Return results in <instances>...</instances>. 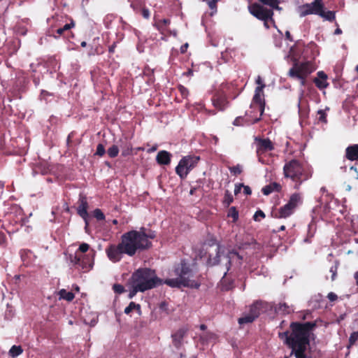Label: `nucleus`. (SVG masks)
<instances>
[{
    "instance_id": "obj_9",
    "label": "nucleus",
    "mask_w": 358,
    "mask_h": 358,
    "mask_svg": "<svg viewBox=\"0 0 358 358\" xmlns=\"http://www.w3.org/2000/svg\"><path fill=\"white\" fill-rule=\"evenodd\" d=\"M255 83L258 86L255 88V95L252 101V108H256L257 110L264 113L265 108V100L264 89L266 85L260 76L256 78Z\"/></svg>"
},
{
    "instance_id": "obj_17",
    "label": "nucleus",
    "mask_w": 358,
    "mask_h": 358,
    "mask_svg": "<svg viewBox=\"0 0 358 358\" xmlns=\"http://www.w3.org/2000/svg\"><path fill=\"white\" fill-rule=\"evenodd\" d=\"M213 105L219 110H224L229 103L227 97L220 93H216L212 98Z\"/></svg>"
},
{
    "instance_id": "obj_63",
    "label": "nucleus",
    "mask_w": 358,
    "mask_h": 358,
    "mask_svg": "<svg viewBox=\"0 0 358 358\" xmlns=\"http://www.w3.org/2000/svg\"><path fill=\"white\" fill-rule=\"evenodd\" d=\"M354 279H355V285L358 287V271H355L354 273Z\"/></svg>"
},
{
    "instance_id": "obj_24",
    "label": "nucleus",
    "mask_w": 358,
    "mask_h": 358,
    "mask_svg": "<svg viewBox=\"0 0 358 358\" xmlns=\"http://www.w3.org/2000/svg\"><path fill=\"white\" fill-rule=\"evenodd\" d=\"M281 189H282V186L280 185V184L273 182H271V183L264 186L262 188V192L264 195L267 196L274 192H280L281 191Z\"/></svg>"
},
{
    "instance_id": "obj_8",
    "label": "nucleus",
    "mask_w": 358,
    "mask_h": 358,
    "mask_svg": "<svg viewBox=\"0 0 358 358\" xmlns=\"http://www.w3.org/2000/svg\"><path fill=\"white\" fill-rule=\"evenodd\" d=\"M200 157L195 155H187L183 157L176 167V173L181 179H185L189 171L198 164Z\"/></svg>"
},
{
    "instance_id": "obj_34",
    "label": "nucleus",
    "mask_w": 358,
    "mask_h": 358,
    "mask_svg": "<svg viewBox=\"0 0 358 358\" xmlns=\"http://www.w3.org/2000/svg\"><path fill=\"white\" fill-rule=\"evenodd\" d=\"M358 345V331L352 332L348 340L347 345L348 350H350L353 345Z\"/></svg>"
},
{
    "instance_id": "obj_30",
    "label": "nucleus",
    "mask_w": 358,
    "mask_h": 358,
    "mask_svg": "<svg viewBox=\"0 0 358 358\" xmlns=\"http://www.w3.org/2000/svg\"><path fill=\"white\" fill-rule=\"evenodd\" d=\"M262 308V303L259 301L255 302L250 308V314L254 317L255 319L257 318Z\"/></svg>"
},
{
    "instance_id": "obj_6",
    "label": "nucleus",
    "mask_w": 358,
    "mask_h": 358,
    "mask_svg": "<svg viewBox=\"0 0 358 358\" xmlns=\"http://www.w3.org/2000/svg\"><path fill=\"white\" fill-rule=\"evenodd\" d=\"M302 203V197L299 193L292 194L286 204L274 210L272 216L278 219H285L291 216L297 206Z\"/></svg>"
},
{
    "instance_id": "obj_36",
    "label": "nucleus",
    "mask_w": 358,
    "mask_h": 358,
    "mask_svg": "<svg viewBox=\"0 0 358 358\" xmlns=\"http://www.w3.org/2000/svg\"><path fill=\"white\" fill-rule=\"evenodd\" d=\"M119 151V146L117 145H113L108 149L107 153L110 158H115L118 155Z\"/></svg>"
},
{
    "instance_id": "obj_38",
    "label": "nucleus",
    "mask_w": 358,
    "mask_h": 358,
    "mask_svg": "<svg viewBox=\"0 0 358 358\" xmlns=\"http://www.w3.org/2000/svg\"><path fill=\"white\" fill-rule=\"evenodd\" d=\"M339 266V262L336 260L334 264L330 267L329 272L331 273V279L334 280L337 275L338 268Z\"/></svg>"
},
{
    "instance_id": "obj_13",
    "label": "nucleus",
    "mask_w": 358,
    "mask_h": 358,
    "mask_svg": "<svg viewBox=\"0 0 358 358\" xmlns=\"http://www.w3.org/2000/svg\"><path fill=\"white\" fill-rule=\"evenodd\" d=\"M322 8H324L323 0H314L310 3H305L300 6L298 11L299 16L303 17L308 15H319Z\"/></svg>"
},
{
    "instance_id": "obj_33",
    "label": "nucleus",
    "mask_w": 358,
    "mask_h": 358,
    "mask_svg": "<svg viewBox=\"0 0 358 358\" xmlns=\"http://www.w3.org/2000/svg\"><path fill=\"white\" fill-rule=\"evenodd\" d=\"M75 26V23L73 20H71L70 23L64 24L62 27L57 29L56 33L58 36H64V33L69 31V29Z\"/></svg>"
},
{
    "instance_id": "obj_64",
    "label": "nucleus",
    "mask_w": 358,
    "mask_h": 358,
    "mask_svg": "<svg viewBox=\"0 0 358 358\" xmlns=\"http://www.w3.org/2000/svg\"><path fill=\"white\" fill-rule=\"evenodd\" d=\"M115 44L113 43L111 46L109 47V52H114L115 48Z\"/></svg>"
},
{
    "instance_id": "obj_12",
    "label": "nucleus",
    "mask_w": 358,
    "mask_h": 358,
    "mask_svg": "<svg viewBox=\"0 0 358 358\" xmlns=\"http://www.w3.org/2000/svg\"><path fill=\"white\" fill-rule=\"evenodd\" d=\"M106 254L110 262L117 263L122 260L124 255H127V252L124 246L120 241L117 244H110L106 248Z\"/></svg>"
},
{
    "instance_id": "obj_46",
    "label": "nucleus",
    "mask_w": 358,
    "mask_h": 358,
    "mask_svg": "<svg viewBox=\"0 0 358 358\" xmlns=\"http://www.w3.org/2000/svg\"><path fill=\"white\" fill-rule=\"evenodd\" d=\"M113 289L115 293L120 294L125 292V289L123 285L120 284H114L113 286Z\"/></svg>"
},
{
    "instance_id": "obj_50",
    "label": "nucleus",
    "mask_w": 358,
    "mask_h": 358,
    "mask_svg": "<svg viewBox=\"0 0 358 358\" xmlns=\"http://www.w3.org/2000/svg\"><path fill=\"white\" fill-rule=\"evenodd\" d=\"M8 244L7 238L6 234L0 231V245L2 247H6Z\"/></svg>"
},
{
    "instance_id": "obj_14",
    "label": "nucleus",
    "mask_w": 358,
    "mask_h": 358,
    "mask_svg": "<svg viewBox=\"0 0 358 358\" xmlns=\"http://www.w3.org/2000/svg\"><path fill=\"white\" fill-rule=\"evenodd\" d=\"M258 115H252L249 113H245V115L238 116L233 122V124L236 127L254 124L261 120L262 116L264 113L257 110Z\"/></svg>"
},
{
    "instance_id": "obj_1",
    "label": "nucleus",
    "mask_w": 358,
    "mask_h": 358,
    "mask_svg": "<svg viewBox=\"0 0 358 358\" xmlns=\"http://www.w3.org/2000/svg\"><path fill=\"white\" fill-rule=\"evenodd\" d=\"M316 327V321L292 322L289 324V330L279 332L278 337L292 349L291 355H294L296 358H308L306 351L310 345V334Z\"/></svg>"
},
{
    "instance_id": "obj_27",
    "label": "nucleus",
    "mask_w": 358,
    "mask_h": 358,
    "mask_svg": "<svg viewBox=\"0 0 358 358\" xmlns=\"http://www.w3.org/2000/svg\"><path fill=\"white\" fill-rule=\"evenodd\" d=\"M227 258L229 264L233 262H236L239 266L242 264L243 257L234 250L228 252Z\"/></svg>"
},
{
    "instance_id": "obj_61",
    "label": "nucleus",
    "mask_w": 358,
    "mask_h": 358,
    "mask_svg": "<svg viewBox=\"0 0 358 358\" xmlns=\"http://www.w3.org/2000/svg\"><path fill=\"white\" fill-rule=\"evenodd\" d=\"M246 113H249L252 115H259V113H257V110L256 108H252V103L250 104V110L247 111Z\"/></svg>"
},
{
    "instance_id": "obj_57",
    "label": "nucleus",
    "mask_w": 358,
    "mask_h": 358,
    "mask_svg": "<svg viewBox=\"0 0 358 358\" xmlns=\"http://www.w3.org/2000/svg\"><path fill=\"white\" fill-rule=\"evenodd\" d=\"M243 188L245 194L250 195L252 194V189L249 186L243 185Z\"/></svg>"
},
{
    "instance_id": "obj_54",
    "label": "nucleus",
    "mask_w": 358,
    "mask_h": 358,
    "mask_svg": "<svg viewBox=\"0 0 358 358\" xmlns=\"http://www.w3.org/2000/svg\"><path fill=\"white\" fill-rule=\"evenodd\" d=\"M141 15L145 19H148L150 15L149 9L146 8H143L141 10Z\"/></svg>"
},
{
    "instance_id": "obj_18",
    "label": "nucleus",
    "mask_w": 358,
    "mask_h": 358,
    "mask_svg": "<svg viewBox=\"0 0 358 358\" xmlns=\"http://www.w3.org/2000/svg\"><path fill=\"white\" fill-rule=\"evenodd\" d=\"M187 330L183 328L179 329L176 332L172 334V342L175 348H176L177 349L181 348L183 343V338H185Z\"/></svg>"
},
{
    "instance_id": "obj_59",
    "label": "nucleus",
    "mask_w": 358,
    "mask_h": 358,
    "mask_svg": "<svg viewBox=\"0 0 358 358\" xmlns=\"http://www.w3.org/2000/svg\"><path fill=\"white\" fill-rule=\"evenodd\" d=\"M188 47H189V44H188L187 43H186L183 44V45L180 47V52H181L182 54L185 53V52H187V50Z\"/></svg>"
},
{
    "instance_id": "obj_53",
    "label": "nucleus",
    "mask_w": 358,
    "mask_h": 358,
    "mask_svg": "<svg viewBox=\"0 0 358 358\" xmlns=\"http://www.w3.org/2000/svg\"><path fill=\"white\" fill-rule=\"evenodd\" d=\"M90 248V245L87 243H83L80 245L78 250L83 253H85L88 251Z\"/></svg>"
},
{
    "instance_id": "obj_55",
    "label": "nucleus",
    "mask_w": 358,
    "mask_h": 358,
    "mask_svg": "<svg viewBox=\"0 0 358 358\" xmlns=\"http://www.w3.org/2000/svg\"><path fill=\"white\" fill-rule=\"evenodd\" d=\"M243 183L235 185V188H234V194L235 195H237L241 192V188L243 187Z\"/></svg>"
},
{
    "instance_id": "obj_47",
    "label": "nucleus",
    "mask_w": 358,
    "mask_h": 358,
    "mask_svg": "<svg viewBox=\"0 0 358 358\" xmlns=\"http://www.w3.org/2000/svg\"><path fill=\"white\" fill-rule=\"evenodd\" d=\"M178 90L180 92L182 98L185 99L187 97L189 94V90H187V88H186L185 86L182 85H179L178 86Z\"/></svg>"
},
{
    "instance_id": "obj_23",
    "label": "nucleus",
    "mask_w": 358,
    "mask_h": 358,
    "mask_svg": "<svg viewBox=\"0 0 358 358\" xmlns=\"http://www.w3.org/2000/svg\"><path fill=\"white\" fill-rule=\"evenodd\" d=\"M120 148L121 150V155L122 157H126L133 155V146L131 142L128 141H120Z\"/></svg>"
},
{
    "instance_id": "obj_40",
    "label": "nucleus",
    "mask_w": 358,
    "mask_h": 358,
    "mask_svg": "<svg viewBox=\"0 0 358 358\" xmlns=\"http://www.w3.org/2000/svg\"><path fill=\"white\" fill-rule=\"evenodd\" d=\"M227 216L233 218V222H236L238 219V212L236 207L232 206L229 208Z\"/></svg>"
},
{
    "instance_id": "obj_4",
    "label": "nucleus",
    "mask_w": 358,
    "mask_h": 358,
    "mask_svg": "<svg viewBox=\"0 0 358 358\" xmlns=\"http://www.w3.org/2000/svg\"><path fill=\"white\" fill-rule=\"evenodd\" d=\"M173 273L176 278L166 279L164 284L175 288L199 287V285L191 280L194 275L193 271L185 259H182L179 264L175 266Z\"/></svg>"
},
{
    "instance_id": "obj_51",
    "label": "nucleus",
    "mask_w": 358,
    "mask_h": 358,
    "mask_svg": "<svg viewBox=\"0 0 358 358\" xmlns=\"http://www.w3.org/2000/svg\"><path fill=\"white\" fill-rule=\"evenodd\" d=\"M132 287V290L130 291L128 297L129 299H132L138 292H140V289H138L135 285H131Z\"/></svg>"
},
{
    "instance_id": "obj_2",
    "label": "nucleus",
    "mask_w": 358,
    "mask_h": 358,
    "mask_svg": "<svg viewBox=\"0 0 358 358\" xmlns=\"http://www.w3.org/2000/svg\"><path fill=\"white\" fill-rule=\"evenodd\" d=\"M156 237L155 232L145 227L140 230H131L123 234L120 237V241L124 246L127 255L133 257L138 251H143L150 249L152 244L150 239Z\"/></svg>"
},
{
    "instance_id": "obj_48",
    "label": "nucleus",
    "mask_w": 358,
    "mask_h": 358,
    "mask_svg": "<svg viewBox=\"0 0 358 358\" xmlns=\"http://www.w3.org/2000/svg\"><path fill=\"white\" fill-rule=\"evenodd\" d=\"M106 152L105 147L103 144L99 143L96 146V150L95 152V155L99 157H102Z\"/></svg>"
},
{
    "instance_id": "obj_37",
    "label": "nucleus",
    "mask_w": 358,
    "mask_h": 358,
    "mask_svg": "<svg viewBox=\"0 0 358 358\" xmlns=\"http://www.w3.org/2000/svg\"><path fill=\"white\" fill-rule=\"evenodd\" d=\"M255 319L249 313L244 315L238 319L240 324H248L252 322Z\"/></svg>"
},
{
    "instance_id": "obj_39",
    "label": "nucleus",
    "mask_w": 358,
    "mask_h": 358,
    "mask_svg": "<svg viewBox=\"0 0 358 358\" xmlns=\"http://www.w3.org/2000/svg\"><path fill=\"white\" fill-rule=\"evenodd\" d=\"M234 201V198L231 193L227 189L224 193L223 203L226 206H229Z\"/></svg>"
},
{
    "instance_id": "obj_28",
    "label": "nucleus",
    "mask_w": 358,
    "mask_h": 358,
    "mask_svg": "<svg viewBox=\"0 0 358 358\" xmlns=\"http://www.w3.org/2000/svg\"><path fill=\"white\" fill-rule=\"evenodd\" d=\"M71 262L77 267H81L82 268H86V266L84 263L85 257L83 255H80L76 253L74 256H71Z\"/></svg>"
},
{
    "instance_id": "obj_58",
    "label": "nucleus",
    "mask_w": 358,
    "mask_h": 358,
    "mask_svg": "<svg viewBox=\"0 0 358 358\" xmlns=\"http://www.w3.org/2000/svg\"><path fill=\"white\" fill-rule=\"evenodd\" d=\"M350 169V171L355 172V174H352V177L357 180L358 179L357 169L355 166H352Z\"/></svg>"
},
{
    "instance_id": "obj_32",
    "label": "nucleus",
    "mask_w": 358,
    "mask_h": 358,
    "mask_svg": "<svg viewBox=\"0 0 358 358\" xmlns=\"http://www.w3.org/2000/svg\"><path fill=\"white\" fill-rule=\"evenodd\" d=\"M319 16L329 22H333L336 19L335 12L331 10L325 11L324 8H322Z\"/></svg>"
},
{
    "instance_id": "obj_5",
    "label": "nucleus",
    "mask_w": 358,
    "mask_h": 358,
    "mask_svg": "<svg viewBox=\"0 0 358 358\" xmlns=\"http://www.w3.org/2000/svg\"><path fill=\"white\" fill-rule=\"evenodd\" d=\"M130 284L135 285L140 292H143L161 285L162 280L157 276L154 270L140 268L132 273Z\"/></svg>"
},
{
    "instance_id": "obj_25",
    "label": "nucleus",
    "mask_w": 358,
    "mask_h": 358,
    "mask_svg": "<svg viewBox=\"0 0 358 358\" xmlns=\"http://www.w3.org/2000/svg\"><path fill=\"white\" fill-rule=\"evenodd\" d=\"M317 231V224L315 220H312L308 225L307 235L303 241L306 243H311L312 238L314 237Z\"/></svg>"
},
{
    "instance_id": "obj_56",
    "label": "nucleus",
    "mask_w": 358,
    "mask_h": 358,
    "mask_svg": "<svg viewBox=\"0 0 358 358\" xmlns=\"http://www.w3.org/2000/svg\"><path fill=\"white\" fill-rule=\"evenodd\" d=\"M327 298L330 301H334L338 299V296L335 293L329 292L327 295Z\"/></svg>"
},
{
    "instance_id": "obj_15",
    "label": "nucleus",
    "mask_w": 358,
    "mask_h": 358,
    "mask_svg": "<svg viewBox=\"0 0 358 358\" xmlns=\"http://www.w3.org/2000/svg\"><path fill=\"white\" fill-rule=\"evenodd\" d=\"M88 202L85 196L80 195L78 200V206L77 208L78 214L85 220V229L88 226Z\"/></svg>"
},
{
    "instance_id": "obj_16",
    "label": "nucleus",
    "mask_w": 358,
    "mask_h": 358,
    "mask_svg": "<svg viewBox=\"0 0 358 358\" xmlns=\"http://www.w3.org/2000/svg\"><path fill=\"white\" fill-rule=\"evenodd\" d=\"M257 141V153L262 154L266 151H272L274 150V145L269 138H256Z\"/></svg>"
},
{
    "instance_id": "obj_10",
    "label": "nucleus",
    "mask_w": 358,
    "mask_h": 358,
    "mask_svg": "<svg viewBox=\"0 0 358 358\" xmlns=\"http://www.w3.org/2000/svg\"><path fill=\"white\" fill-rule=\"evenodd\" d=\"M249 13L255 17L257 19L266 21V20H271L273 23L274 20L273 18V11L271 9L264 7L258 3H252L248 6Z\"/></svg>"
},
{
    "instance_id": "obj_60",
    "label": "nucleus",
    "mask_w": 358,
    "mask_h": 358,
    "mask_svg": "<svg viewBox=\"0 0 358 358\" xmlns=\"http://www.w3.org/2000/svg\"><path fill=\"white\" fill-rule=\"evenodd\" d=\"M218 0H211L208 2V6L210 8L213 9L216 8V3Z\"/></svg>"
},
{
    "instance_id": "obj_45",
    "label": "nucleus",
    "mask_w": 358,
    "mask_h": 358,
    "mask_svg": "<svg viewBox=\"0 0 358 358\" xmlns=\"http://www.w3.org/2000/svg\"><path fill=\"white\" fill-rule=\"evenodd\" d=\"M266 217L265 213L262 210H258L255 212L253 215V220L256 222H259L261 219H263Z\"/></svg>"
},
{
    "instance_id": "obj_31",
    "label": "nucleus",
    "mask_w": 358,
    "mask_h": 358,
    "mask_svg": "<svg viewBox=\"0 0 358 358\" xmlns=\"http://www.w3.org/2000/svg\"><path fill=\"white\" fill-rule=\"evenodd\" d=\"M171 20L169 19H162L156 22L154 26L163 34L166 31L167 27L170 24Z\"/></svg>"
},
{
    "instance_id": "obj_19",
    "label": "nucleus",
    "mask_w": 358,
    "mask_h": 358,
    "mask_svg": "<svg viewBox=\"0 0 358 358\" xmlns=\"http://www.w3.org/2000/svg\"><path fill=\"white\" fill-rule=\"evenodd\" d=\"M21 259L24 266L31 265L36 259V256L29 249H22L20 252Z\"/></svg>"
},
{
    "instance_id": "obj_35",
    "label": "nucleus",
    "mask_w": 358,
    "mask_h": 358,
    "mask_svg": "<svg viewBox=\"0 0 358 358\" xmlns=\"http://www.w3.org/2000/svg\"><path fill=\"white\" fill-rule=\"evenodd\" d=\"M23 352V349L20 345H13L9 350V355L15 358Z\"/></svg>"
},
{
    "instance_id": "obj_21",
    "label": "nucleus",
    "mask_w": 358,
    "mask_h": 358,
    "mask_svg": "<svg viewBox=\"0 0 358 358\" xmlns=\"http://www.w3.org/2000/svg\"><path fill=\"white\" fill-rule=\"evenodd\" d=\"M345 158L352 162H358V144L350 145L345 148Z\"/></svg>"
},
{
    "instance_id": "obj_62",
    "label": "nucleus",
    "mask_w": 358,
    "mask_h": 358,
    "mask_svg": "<svg viewBox=\"0 0 358 358\" xmlns=\"http://www.w3.org/2000/svg\"><path fill=\"white\" fill-rule=\"evenodd\" d=\"M285 36H286V38L289 40L290 41H293V38L292 37V35L290 34V32L289 31H287L285 32Z\"/></svg>"
},
{
    "instance_id": "obj_7",
    "label": "nucleus",
    "mask_w": 358,
    "mask_h": 358,
    "mask_svg": "<svg viewBox=\"0 0 358 358\" xmlns=\"http://www.w3.org/2000/svg\"><path fill=\"white\" fill-rule=\"evenodd\" d=\"M315 68L310 62H299L294 61L292 67L289 69L288 75L289 77L300 80L302 86L306 85V79Z\"/></svg>"
},
{
    "instance_id": "obj_3",
    "label": "nucleus",
    "mask_w": 358,
    "mask_h": 358,
    "mask_svg": "<svg viewBox=\"0 0 358 358\" xmlns=\"http://www.w3.org/2000/svg\"><path fill=\"white\" fill-rule=\"evenodd\" d=\"M283 175L285 178L292 180L294 183V189H299L303 182L312 177V171L301 161L292 159L285 161Z\"/></svg>"
},
{
    "instance_id": "obj_22",
    "label": "nucleus",
    "mask_w": 358,
    "mask_h": 358,
    "mask_svg": "<svg viewBox=\"0 0 358 358\" xmlns=\"http://www.w3.org/2000/svg\"><path fill=\"white\" fill-rule=\"evenodd\" d=\"M172 155L166 150H160L157 156L156 161L159 165H169L171 164Z\"/></svg>"
},
{
    "instance_id": "obj_52",
    "label": "nucleus",
    "mask_w": 358,
    "mask_h": 358,
    "mask_svg": "<svg viewBox=\"0 0 358 358\" xmlns=\"http://www.w3.org/2000/svg\"><path fill=\"white\" fill-rule=\"evenodd\" d=\"M196 184L195 185L191 187V189L189 191V194H191V195L195 194L196 192L201 188V185L199 183V182L196 181Z\"/></svg>"
},
{
    "instance_id": "obj_44",
    "label": "nucleus",
    "mask_w": 358,
    "mask_h": 358,
    "mask_svg": "<svg viewBox=\"0 0 358 358\" xmlns=\"http://www.w3.org/2000/svg\"><path fill=\"white\" fill-rule=\"evenodd\" d=\"M230 173H232L234 176L240 175L242 173V167L241 165L237 164L236 166H234L231 167H229Z\"/></svg>"
},
{
    "instance_id": "obj_42",
    "label": "nucleus",
    "mask_w": 358,
    "mask_h": 358,
    "mask_svg": "<svg viewBox=\"0 0 358 358\" xmlns=\"http://www.w3.org/2000/svg\"><path fill=\"white\" fill-rule=\"evenodd\" d=\"M261 3L264 5L269 6L274 9H280L278 6L279 0H263Z\"/></svg>"
},
{
    "instance_id": "obj_41",
    "label": "nucleus",
    "mask_w": 358,
    "mask_h": 358,
    "mask_svg": "<svg viewBox=\"0 0 358 358\" xmlns=\"http://www.w3.org/2000/svg\"><path fill=\"white\" fill-rule=\"evenodd\" d=\"M134 309L140 310L141 306L139 304L136 303L134 301L129 303V306L125 308L124 313L129 315L131 313V311Z\"/></svg>"
},
{
    "instance_id": "obj_43",
    "label": "nucleus",
    "mask_w": 358,
    "mask_h": 358,
    "mask_svg": "<svg viewBox=\"0 0 358 358\" xmlns=\"http://www.w3.org/2000/svg\"><path fill=\"white\" fill-rule=\"evenodd\" d=\"M93 215L94 217L99 221L104 220H105V215L99 208H96L93 211Z\"/></svg>"
},
{
    "instance_id": "obj_20",
    "label": "nucleus",
    "mask_w": 358,
    "mask_h": 358,
    "mask_svg": "<svg viewBox=\"0 0 358 358\" xmlns=\"http://www.w3.org/2000/svg\"><path fill=\"white\" fill-rule=\"evenodd\" d=\"M317 77L315 78L313 83L315 86L320 89L323 90L327 88L329 84L327 83V75L324 71H318L317 73Z\"/></svg>"
},
{
    "instance_id": "obj_26",
    "label": "nucleus",
    "mask_w": 358,
    "mask_h": 358,
    "mask_svg": "<svg viewBox=\"0 0 358 358\" xmlns=\"http://www.w3.org/2000/svg\"><path fill=\"white\" fill-rule=\"evenodd\" d=\"M275 310L278 314H281L283 315H289L294 312L293 308L287 305L286 303H280L275 307Z\"/></svg>"
},
{
    "instance_id": "obj_29",
    "label": "nucleus",
    "mask_w": 358,
    "mask_h": 358,
    "mask_svg": "<svg viewBox=\"0 0 358 358\" xmlns=\"http://www.w3.org/2000/svg\"><path fill=\"white\" fill-rule=\"evenodd\" d=\"M57 294L59 295V299L66 300V301L71 302L75 298V294L72 292H68L65 289H60Z\"/></svg>"
},
{
    "instance_id": "obj_11",
    "label": "nucleus",
    "mask_w": 358,
    "mask_h": 358,
    "mask_svg": "<svg viewBox=\"0 0 358 358\" xmlns=\"http://www.w3.org/2000/svg\"><path fill=\"white\" fill-rule=\"evenodd\" d=\"M26 220L27 219L21 208H16L14 212H10L8 215V220L9 222V227H12L13 228L8 231V233H15L20 228L24 225Z\"/></svg>"
},
{
    "instance_id": "obj_49",
    "label": "nucleus",
    "mask_w": 358,
    "mask_h": 358,
    "mask_svg": "<svg viewBox=\"0 0 358 358\" xmlns=\"http://www.w3.org/2000/svg\"><path fill=\"white\" fill-rule=\"evenodd\" d=\"M317 114L319 115V117H318L319 121H320L322 122L327 123V114H326L325 111L322 109L319 110L317 111Z\"/></svg>"
}]
</instances>
